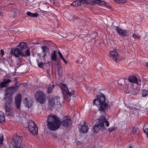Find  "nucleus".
I'll return each instance as SVG.
<instances>
[{"label":"nucleus","mask_w":148,"mask_h":148,"mask_svg":"<svg viewBox=\"0 0 148 148\" xmlns=\"http://www.w3.org/2000/svg\"><path fill=\"white\" fill-rule=\"evenodd\" d=\"M60 119L56 115L49 114L47 116V125L48 129L55 131L59 128L60 125L64 127L69 126L71 124V119H66L61 122Z\"/></svg>","instance_id":"obj_1"},{"label":"nucleus","mask_w":148,"mask_h":148,"mask_svg":"<svg viewBox=\"0 0 148 148\" xmlns=\"http://www.w3.org/2000/svg\"><path fill=\"white\" fill-rule=\"evenodd\" d=\"M78 127L80 132L84 134L86 133L88 130V127L87 125L85 122L82 125L79 124L78 125Z\"/></svg>","instance_id":"obj_11"},{"label":"nucleus","mask_w":148,"mask_h":148,"mask_svg":"<svg viewBox=\"0 0 148 148\" xmlns=\"http://www.w3.org/2000/svg\"><path fill=\"white\" fill-rule=\"evenodd\" d=\"M2 10V9L0 8V16H2V12L1 11Z\"/></svg>","instance_id":"obj_47"},{"label":"nucleus","mask_w":148,"mask_h":148,"mask_svg":"<svg viewBox=\"0 0 148 148\" xmlns=\"http://www.w3.org/2000/svg\"><path fill=\"white\" fill-rule=\"evenodd\" d=\"M146 65L148 67V62L147 63Z\"/></svg>","instance_id":"obj_50"},{"label":"nucleus","mask_w":148,"mask_h":148,"mask_svg":"<svg viewBox=\"0 0 148 148\" xmlns=\"http://www.w3.org/2000/svg\"><path fill=\"white\" fill-rule=\"evenodd\" d=\"M54 99H56V103L58 105H60L61 104V100L60 97H58L56 98H54Z\"/></svg>","instance_id":"obj_33"},{"label":"nucleus","mask_w":148,"mask_h":148,"mask_svg":"<svg viewBox=\"0 0 148 148\" xmlns=\"http://www.w3.org/2000/svg\"><path fill=\"white\" fill-rule=\"evenodd\" d=\"M27 46L26 43L21 42L16 48L12 49L10 53L16 58H18L20 55L23 57L29 56L30 55L29 49H27L26 51L25 50Z\"/></svg>","instance_id":"obj_3"},{"label":"nucleus","mask_w":148,"mask_h":148,"mask_svg":"<svg viewBox=\"0 0 148 148\" xmlns=\"http://www.w3.org/2000/svg\"><path fill=\"white\" fill-rule=\"evenodd\" d=\"M142 95L143 97H146L148 95V94L147 92V91L146 90H145V89L143 90H142Z\"/></svg>","instance_id":"obj_31"},{"label":"nucleus","mask_w":148,"mask_h":148,"mask_svg":"<svg viewBox=\"0 0 148 148\" xmlns=\"http://www.w3.org/2000/svg\"><path fill=\"white\" fill-rule=\"evenodd\" d=\"M22 62L21 60H20L19 58H18V60H17V63L16 64L17 66L18 67L20 66Z\"/></svg>","instance_id":"obj_37"},{"label":"nucleus","mask_w":148,"mask_h":148,"mask_svg":"<svg viewBox=\"0 0 148 148\" xmlns=\"http://www.w3.org/2000/svg\"><path fill=\"white\" fill-rule=\"evenodd\" d=\"M1 54L2 56H3L4 54V52L3 50H1Z\"/></svg>","instance_id":"obj_44"},{"label":"nucleus","mask_w":148,"mask_h":148,"mask_svg":"<svg viewBox=\"0 0 148 148\" xmlns=\"http://www.w3.org/2000/svg\"><path fill=\"white\" fill-rule=\"evenodd\" d=\"M110 57L116 62H118L121 58L115 50H113L110 52Z\"/></svg>","instance_id":"obj_10"},{"label":"nucleus","mask_w":148,"mask_h":148,"mask_svg":"<svg viewBox=\"0 0 148 148\" xmlns=\"http://www.w3.org/2000/svg\"><path fill=\"white\" fill-rule=\"evenodd\" d=\"M83 33H85L84 35L85 36H86V35H88V37H90V36L89 34H88V31L86 30H85L83 31L82 32Z\"/></svg>","instance_id":"obj_36"},{"label":"nucleus","mask_w":148,"mask_h":148,"mask_svg":"<svg viewBox=\"0 0 148 148\" xmlns=\"http://www.w3.org/2000/svg\"><path fill=\"white\" fill-rule=\"evenodd\" d=\"M126 2V0H116V2L117 3H123Z\"/></svg>","instance_id":"obj_35"},{"label":"nucleus","mask_w":148,"mask_h":148,"mask_svg":"<svg viewBox=\"0 0 148 148\" xmlns=\"http://www.w3.org/2000/svg\"><path fill=\"white\" fill-rule=\"evenodd\" d=\"M43 63L42 62L38 63V66L39 67L42 68L43 66Z\"/></svg>","instance_id":"obj_39"},{"label":"nucleus","mask_w":148,"mask_h":148,"mask_svg":"<svg viewBox=\"0 0 148 148\" xmlns=\"http://www.w3.org/2000/svg\"><path fill=\"white\" fill-rule=\"evenodd\" d=\"M93 34H94L95 35H97V32H96L94 33Z\"/></svg>","instance_id":"obj_48"},{"label":"nucleus","mask_w":148,"mask_h":148,"mask_svg":"<svg viewBox=\"0 0 148 148\" xmlns=\"http://www.w3.org/2000/svg\"><path fill=\"white\" fill-rule=\"evenodd\" d=\"M77 144V145H79L80 144H82V143L81 142H80V141H77V143H76Z\"/></svg>","instance_id":"obj_46"},{"label":"nucleus","mask_w":148,"mask_h":148,"mask_svg":"<svg viewBox=\"0 0 148 148\" xmlns=\"http://www.w3.org/2000/svg\"><path fill=\"white\" fill-rule=\"evenodd\" d=\"M15 88L14 87L7 88L5 90L4 95V100L5 101V108L6 115L9 116H12L13 115V113L10 112V110L12 108V96L15 91Z\"/></svg>","instance_id":"obj_2"},{"label":"nucleus","mask_w":148,"mask_h":148,"mask_svg":"<svg viewBox=\"0 0 148 148\" xmlns=\"http://www.w3.org/2000/svg\"><path fill=\"white\" fill-rule=\"evenodd\" d=\"M40 48L42 50V52L44 53L42 57L44 58L46 56V54L49 51V49L48 47L46 45H43L40 46Z\"/></svg>","instance_id":"obj_16"},{"label":"nucleus","mask_w":148,"mask_h":148,"mask_svg":"<svg viewBox=\"0 0 148 148\" xmlns=\"http://www.w3.org/2000/svg\"><path fill=\"white\" fill-rule=\"evenodd\" d=\"M143 130L144 132L147 135L148 137V124H145L143 127Z\"/></svg>","instance_id":"obj_28"},{"label":"nucleus","mask_w":148,"mask_h":148,"mask_svg":"<svg viewBox=\"0 0 148 148\" xmlns=\"http://www.w3.org/2000/svg\"><path fill=\"white\" fill-rule=\"evenodd\" d=\"M59 86L63 93H66V95L64 96V98L65 100L69 101L71 99V97L72 96H74V91L72 90L69 92L66 85L62 83H60Z\"/></svg>","instance_id":"obj_6"},{"label":"nucleus","mask_w":148,"mask_h":148,"mask_svg":"<svg viewBox=\"0 0 148 148\" xmlns=\"http://www.w3.org/2000/svg\"><path fill=\"white\" fill-rule=\"evenodd\" d=\"M51 60L52 61H56L57 60V55L56 54V51L54 50L52 53L51 54Z\"/></svg>","instance_id":"obj_21"},{"label":"nucleus","mask_w":148,"mask_h":148,"mask_svg":"<svg viewBox=\"0 0 148 148\" xmlns=\"http://www.w3.org/2000/svg\"><path fill=\"white\" fill-rule=\"evenodd\" d=\"M3 136L1 134H0V145H2L3 144Z\"/></svg>","instance_id":"obj_34"},{"label":"nucleus","mask_w":148,"mask_h":148,"mask_svg":"<svg viewBox=\"0 0 148 148\" xmlns=\"http://www.w3.org/2000/svg\"><path fill=\"white\" fill-rule=\"evenodd\" d=\"M147 93H148V90H147Z\"/></svg>","instance_id":"obj_52"},{"label":"nucleus","mask_w":148,"mask_h":148,"mask_svg":"<svg viewBox=\"0 0 148 148\" xmlns=\"http://www.w3.org/2000/svg\"><path fill=\"white\" fill-rule=\"evenodd\" d=\"M37 62L38 63V60H37Z\"/></svg>","instance_id":"obj_51"},{"label":"nucleus","mask_w":148,"mask_h":148,"mask_svg":"<svg viewBox=\"0 0 148 148\" xmlns=\"http://www.w3.org/2000/svg\"><path fill=\"white\" fill-rule=\"evenodd\" d=\"M128 79L129 81L132 83H134L138 84L137 79L135 76L132 75L129 77Z\"/></svg>","instance_id":"obj_19"},{"label":"nucleus","mask_w":148,"mask_h":148,"mask_svg":"<svg viewBox=\"0 0 148 148\" xmlns=\"http://www.w3.org/2000/svg\"><path fill=\"white\" fill-rule=\"evenodd\" d=\"M56 64L58 66H60L61 65L60 62V61H58L56 63Z\"/></svg>","instance_id":"obj_43"},{"label":"nucleus","mask_w":148,"mask_h":148,"mask_svg":"<svg viewBox=\"0 0 148 148\" xmlns=\"http://www.w3.org/2000/svg\"><path fill=\"white\" fill-rule=\"evenodd\" d=\"M27 98L25 99L24 102L26 107L29 108L32 106V101H27Z\"/></svg>","instance_id":"obj_23"},{"label":"nucleus","mask_w":148,"mask_h":148,"mask_svg":"<svg viewBox=\"0 0 148 148\" xmlns=\"http://www.w3.org/2000/svg\"><path fill=\"white\" fill-rule=\"evenodd\" d=\"M35 98L37 101L41 104L45 103L46 96L42 92L38 91L35 94Z\"/></svg>","instance_id":"obj_9"},{"label":"nucleus","mask_w":148,"mask_h":148,"mask_svg":"<svg viewBox=\"0 0 148 148\" xmlns=\"http://www.w3.org/2000/svg\"><path fill=\"white\" fill-rule=\"evenodd\" d=\"M22 142L21 137L16 135L9 145V148H23L21 147Z\"/></svg>","instance_id":"obj_7"},{"label":"nucleus","mask_w":148,"mask_h":148,"mask_svg":"<svg viewBox=\"0 0 148 148\" xmlns=\"http://www.w3.org/2000/svg\"><path fill=\"white\" fill-rule=\"evenodd\" d=\"M80 0H76L71 3V5L75 7L79 6L80 5Z\"/></svg>","instance_id":"obj_27"},{"label":"nucleus","mask_w":148,"mask_h":148,"mask_svg":"<svg viewBox=\"0 0 148 148\" xmlns=\"http://www.w3.org/2000/svg\"><path fill=\"white\" fill-rule=\"evenodd\" d=\"M56 99H54V98H53L49 100L48 102L49 107L51 109H52L56 105Z\"/></svg>","instance_id":"obj_15"},{"label":"nucleus","mask_w":148,"mask_h":148,"mask_svg":"<svg viewBox=\"0 0 148 148\" xmlns=\"http://www.w3.org/2000/svg\"><path fill=\"white\" fill-rule=\"evenodd\" d=\"M52 137L53 139H57L58 140V138L56 134H53L52 135Z\"/></svg>","instance_id":"obj_38"},{"label":"nucleus","mask_w":148,"mask_h":148,"mask_svg":"<svg viewBox=\"0 0 148 148\" xmlns=\"http://www.w3.org/2000/svg\"><path fill=\"white\" fill-rule=\"evenodd\" d=\"M129 148H133V147L132 146H129Z\"/></svg>","instance_id":"obj_49"},{"label":"nucleus","mask_w":148,"mask_h":148,"mask_svg":"<svg viewBox=\"0 0 148 148\" xmlns=\"http://www.w3.org/2000/svg\"><path fill=\"white\" fill-rule=\"evenodd\" d=\"M5 121L4 113L2 112H0V123H2Z\"/></svg>","instance_id":"obj_24"},{"label":"nucleus","mask_w":148,"mask_h":148,"mask_svg":"<svg viewBox=\"0 0 148 148\" xmlns=\"http://www.w3.org/2000/svg\"><path fill=\"white\" fill-rule=\"evenodd\" d=\"M115 130V129L114 128H109L108 131L110 132H112Z\"/></svg>","instance_id":"obj_41"},{"label":"nucleus","mask_w":148,"mask_h":148,"mask_svg":"<svg viewBox=\"0 0 148 148\" xmlns=\"http://www.w3.org/2000/svg\"><path fill=\"white\" fill-rule=\"evenodd\" d=\"M27 14L29 16L31 17H37L38 16V13H32L30 12H28L27 13Z\"/></svg>","instance_id":"obj_26"},{"label":"nucleus","mask_w":148,"mask_h":148,"mask_svg":"<svg viewBox=\"0 0 148 148\" xmlns=\"http://www.w3.org/2000/svg\"><path fill=\"white\" fill-rule=\"evenodd\" d=\"M67 18L70 20H72L74 18V15L72 14H69L67 16Z\"/></svg>","instance_id":"obj_32"},{"label":"nucleus","mask_w":148,"mask_h":148,"mask_svg":"<svg viewBox=\"0 0 148 148\" xmlns=\"http://www.w3.org/2000/svg\"><path fill=\"white\" fill-rule=\"evenodd\" d=\"M58 54L60 57V58H61V59H62V58H64L63 55L60 51H58Z\"/></svg>","instance_id":"obj_40"},{"label":"nucleus","mask_w":148,"mask_h":148,"mask_svg":"<svg viewBox=\"0 0 148 148\" xmlns=\"http://www.w3.org/2000/svg\"><path fill=\"white\" fill-rule=\"evenodd\" d=\"M58 71L59 75H61L62 73V68L61 66H58Z\"/></svg>","instance_id":"obj_30"},{"label":"nucleus","mask_w":148,"mask_h":148,"mask_svg":"<svg viewBox=\"0 0 148 148\" xmlns=\"http://www.w3.org/2000/svg\"><path fill=\"white\" fill-rule=\"evenodd\" d=\"M21 96L20 94H18L15 98V102L16 104V107L17 108H20V104L21 102Z\"/></svg>","instance_id":"obj_14"},{"label":"nucleus","mask_w":148,"mask_h":148,"mask_svg":"<svg viewBox=\"0 0 148 148\" xmlns=\"http://www.w3.org/2000/svg\"><path fill=\"white\" fill-rule=\"evenodd\" d=\"M28 129L31 133L34 135L38 133V128L35 123L31 121H29L28 124Z\"/></svg>","instance_id":"obj_8"},{"label":"nucleus","mask_w":148,"mask_h":148,"mask_svg":"<svg viewBox=\"0 0 148 148\" xmlns=\"http://www.w3.org/2000/svg\"><path fill=\"white\" fill-rule=\"evenodd\" d=\"M63 60V61L65 63V64H67L68 62H67L65 60V59H64V58H62V59Z\"/></svg>","instance_id":"obj_45"},{"label":"nucleus","mask_w":148,"mask_h":148,"mask_svg":"<svg viewBox=\"0 0 148 148\" xmlns=\"http://www.w3.org/2000/svg\"><path fill=\"white\" fill-rule=\"evenodd\" d=\"M116 30L117 33L121 36L123 37H126L127 36V33L126 30L122 29L119 26L116 27Z\"/></svg>","instance_id":"obj_12"},{"label":"nucleus","mask_w":148,"mask_h":148,"mask_svg":"<svg viewBox=\"0 0 148 148\" xmlns=\"http://www.w3.org/2000/svg\"><path fill=\"white\" fill-rule=\"evenodd\" d=\"M84 34L82 33L80 35L78 36L79 38L84 40H86L87 42L91 40V38L88 37V35L85 36Z\"/></svg>","instance_id":"obj_17"},{"label":"nucleus","mask_w":148,"mask_h":148,"mask_svg":"<svg viewBox=\"0 0 148 148\" xmlns=\"http://www.w3.org/2000/svg\"><path fill=\"white\" fill-rule=\"evenodd\" d=\"M54 87V85L53 84H51L49 85H47L46 86L47 89V92L48 94L51 93L52 92V90Z\"/></svg>","instance_id":"obj_20"},{"label":"nucleus","mask_w":148,"mask_h":148,"mask_svg":"<svg viewBox=\"0 0 148 148\" xmlns=\"http://www.w3.org/2000/svg\"><path fill=\"white\" fill-rule=\"evenodd\" d=\"M80 5L86 3V4H89L93 5L92 0H80Z\"/></svg>","instance_id":"obj_22"},{"label":"nucleus","mask_w":148,"mask_h":148,"mask_svg":"<svg viewBox=\"0 0 148 148\" xmlns=\"http://www.w3.org/2000/svg\"><path fill=\"white\" fill-rule=\"evenodd\" d=\"M132 37L135 40H139L141 38L140 35L134 34L132 35Z\"/></svg>","instance_id":"obj_29"},{"label":"nucleus","mask_w":148,"mask_h":148,"mask_svg":"<svg viewBox=\"0 0 148 148\" xmlns=\"http://www.w3.org/2000/svg\"><path fill=\"white\" fill-rule=\"evenodd\" d=\"M11 82V80L10 79H4L3 81L0 83V88H2L3 87H6L7 84Z\"/></svg>","instance_id":"obj_18"},{"label":"nucleus","mask_w":148,"mask_h":148,"mask_svg":"<svg viewBox=\"0 0 148 148\" xmlns=\"http://www.w3.org/2000/svg\"><path fill=\"white\" fill-rule=\"evenodd\" d=\"M139 130L137 127H134L132 130V133L134 135H138L139 133Z\"/></svg>","instance_id":"obj_25"},{"label":"nucleus","mask_w":148,"mask_h":148,"mask_svg":"<svg viewBox=\"0 0 148 148\" xmlns=\"http://www.w3.org/2000/svg\"><path fill=\"white\" fill-rule=\"evenodd\" d=\"M92 4L93 5L97 4L100 5H105L108 8L110 7L109 5H107V4L104 1L102 0H92Z\"/></svg>","instance_id":"obj_13"},{"label":"nucleus","mask_w":148,"mask_h":148,"mask_svg":"<svg viewBox=\"0 0 148 148\" xmlns=\"http://www.w3.org/2000/svg\"><path fill=\"white\" fill-rule=\"evenodd\" d=\"M96 125L93 126V130L95 132H97L100 130H103L104 129V124L107 127L109 126L108 122L106 120L104 115L101 116L100 118L96 120Z\"/></svg>","instance_id":"obj_5"},{"label":"nucleus","mask_w":148,"mask_h":148,"mask_svg":"<svg viewBox=\"0 0 148 148\" xmlns=\"http://www.w3.org/2000/svg\"><path fill=\"white\" fill-rule=\"evenodd\" d=\"M128 108L132 112H134V111H132V110H133V108L136 109V108H132V107L130 106H129L128 107Z\"/></svg>","instance_id":"obj_42"},{"label":"nucleus","mask_w":148,"mask_h":148,"mask_svg":"<svg viewBox=\"0 0 148 148\" xmlns=\"http://www.w3.org/2000/svg\"><path fill=\"white\" fill-rule=\"evenodd\" d=\"M105 96L101 93L98 95L97 99H94L93 101V104L97 106L98 110L103 112V114H106L105 110L108 107V105L105 102Z\"/></svg>","instance_id":"obj_4"}]
</instances>
